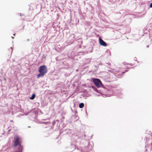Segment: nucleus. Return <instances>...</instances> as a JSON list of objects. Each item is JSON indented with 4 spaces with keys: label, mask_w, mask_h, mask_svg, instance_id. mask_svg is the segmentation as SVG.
<instances>
[{
    "label": "nucleus",
    "mask_w": 152,
    "mask_h": 152,
    "mask_svg": "<svg viewBox=\"0 0 152 152\" xmlns=\"http://www.w3.org/2000/svg\"><path fill=\"white\" fill-rule=\"evenodd\" d=\"M14 142L13 145L14 147H16L18 145H19V148L20 150H22V147L20 145V143L21 142L20 138L18 136H16L14 138Z\"/></svg>",
    "instance_id": "nucleus-2"
},
{
    "label": "nucleus",
    "mask_w": 152,
    "mask_h": 152,
    "mask_svg": "<svg viewBox=\"0 0 152 152\" xmlns=\"http://www.w3.org/2000/svg\"><path fill=\"white\" fill-rule=\"evenodd\" d=\"M96 86L98 88L101 87L103 89L105 88L100 80L96 78Z\"/></svg>",
    "instance_id": "nucleus-3"
},
{
    "label": "nucleus",
    "mask_w": 152,
    "mask_h": 152,
    "mask_svg": "<svg viewBox=\"0 0 152 152\" xmlns=\"http://www.w3.org/2000/svg\"><path fill=\"white\" fill-rule=\"evenodd\" d=\"M38 72L39 73L37 75V78H39L40 77H43L48 72L46 66L45 65L40 66L39 67Z\"/></svg>",
    "instance_id": "nucleus-1"
},
{
    "label": "nucleus",
    "mask_w": 152,
    "mask_h": 152,
    "mask_svg": "<svg viewBox=\"0 0 152 152\" xmlns=\"http://www.w3.org/2000/svg\"><path fill=\"white\" fill-rule=\"evenodd\" d=\"M35 94H32V96L30 97V99H34V98H35Z\"/></svg>",
    "instance_id": "nucleus-6"
},
{
    "label": "nucleus",
    "mask_w": 152,
    "mask_h": 152,
    "mask_svg": "<svg viewBox=\"0 0 152 152\" xmlns=\"http://www.w3.org/2000/svg\"><path fill=\"white\" fill-rule=\"evenodd\" d=\"M84 103H81L79 105V107L81 108H82L84 106Z\"/></svg>",
    "instance_id": "nucleus-5"
},
{
    "label": "nucleus",
    "mask_w": 152,
    "mask_h": 152,
    "mask_svg": "<svg viewBox=\"0 0 152 152\" xmlns=\"http://www.w3.org/2000/svg\"><path fill=\"white\" fill-rule=\"evenodd\" d=\"M93 82L95 84V78L93 79Z\"/></svg>",
    "instance_id": "nucleus-9"
},
{
    "label": "nucleus",
    "mask_w": 152,
    "mask_h": 152,
    "mask_svg": "<svg viewBox=\"0 0 152 152\" xmlns=\"http://www.w3.org/2000/svg\"><path fill=\"white\" fill-rule=\"evenodd\" d=\"M12 38L13 39L14 38V37H12Z\"/></svg>",
    "instance_id": "nucleus-10"
},
{
    "label": "nucleus",
    "mask_w": 152,
    "mask_h": 152,
    "mask_svg": "<svg viewBox=\"0 0 152 152\" xmlns=\"http://www.w3.org/2000/svg\"><path fill=\"white\" fill-rule=\"evenodd\" d=\"M95 91H96V92L100 93L101 94L102 92V90H100V91H99L98 90H97V89H96V88Z\"/></svg>",
    "instance_id": "nucleus-7"
},
{
    "label": "nucleus",
    "mask_w": 152,
    "mask_h": 152,
    "mask_svg": "<svg viewBox=\"0 0 152 152\" xmlns=\"http://www.w3.org/2000/svg\"><path fill=\"white\" fill-rule=\"evenodd\" d=\"M99 42L100 44L102 46H106L107 44L103 40H102L100 37L99 38Z\"/></svg>",
    "instance_id": "nucleus-4"
},
{
    "label": "nucleus",
    "mask_w": 152,
    "mask_h": 152,
    "mask_svg": "<svg viewBox=\"0 0 152 152\" xmlns=\"http://www.w3.org/2000/svg\"><path fill=\"white\" fill-rule=\"evenodd\" d=\"M150 7L151 8L152 7V2L150 4Z\"/></svg>",
    "instance_id": "nucleus-8"
}]
</instances>
